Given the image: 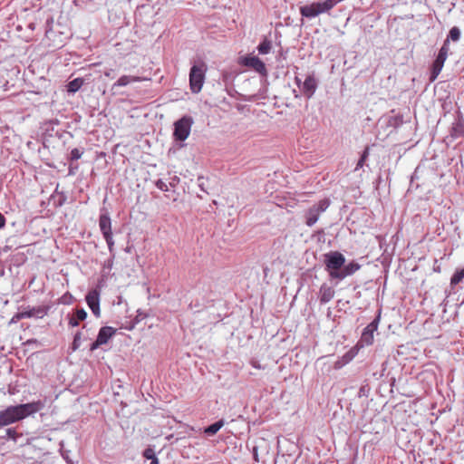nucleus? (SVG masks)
<instances>
[{"mask_svg":"<svg viewBox=\"0 0 464 464\" xmlns=\"http://www.w3.org/2000/svg\"><path fill=\"white\" fill-rule=\"evenodd\" d=\"M44 408V402L42 401L9 406L0 411V428L22 420L40 411Z\"/></svg>","mask_w":464,"mask_h":464,"instance_id":"nucleus-1","label":"nucleus"},{"mask_svg":"<svg viewBox=\"0 0 464 464\" xmlns=\"http://www.w3.org/2000/svg\"><path fill=\"white\" fill-rule=\"evenodd\" d=\"M207 69V64L201 60L196 61L190 68L189 86L193 93H198L201 91Z\"/></svg>","mask_w":464,"mask_h":464,"instance_id":"nucleus-2","label":"nucleus"},{"mask_svg":"<svg viewBox=\"0 0 464 464\" xmlns=\"http://www.w3.org/2000/svg\"><path fill=\"white\" fill-rule=\"evenodd\" d=\"M340 0H325L324 2L313 3L300 8L303 16L314 17L322 13L331 10Z\"/></svg>","mask_w":464,"mask_h":464,"instance_id":"nucleus-3","label":"nucleus"},{"mask_svg":"<svg viewBox=\"0 0 464 464\" xmlns=\"http://www.w3.org/2000/svg\"><path fill=\"white\" fill-rule=\"evenodd\" d=\"M325 266L332 278H336V276L342 273L341 268L345 263V257L338 251L331 252L325 255Z\"/></svg>","mask_w":464,"mask_h":464,"instance_id":"nucleus-4","label":"nucleus"},{"mask_svg":"<svg viewBox=\"0 0 464 464\" xmlns=\"http://www.w3.org/2000/svg\"><path fill=\"white\" fill-rule=\"evenodd\" d=\"M191 116L184 115L174 123L173 136L176 140L184 141L189 136L193 124Z\"/></svg>","mask_w":464,"mask_h":464,"instance_id":"nucleus-5","label":"nucleus"},{"mask_svg":"<svg viewBox=\"0 0 464 464\" xmlns=\"http://www.w3.org/2000/svg\"><path fill=\"white\" fill-rule=\"evenodd\" d=\"M448 53H449V39L445 40L442 47L440 49L437 58L435 59V61L432 64L431 73H430V82H434L437 79V77L439 76V74L440 73V72L443 68L444 63L448 57Z\"/></svg>","mask_w":464,"mask_h":464,"instance_id":"nucleus-6","label":"nucleus"},{"mask_svg":"<svg viewBox=\"0 0 464 464\" xmlns=\"http://www.w3.org/2000/svg\"><path fill=\"white\" fill-rule=\"evenodd\" d=\"M48 313V307L44 305H40L37 307H30L27 306L24 308L22 311L16 313L13 318L12 322H17L24 318H43Z\"/></svg>","mask_w":464,"mask_h":464,"instance_id":"nucleus-7","label":"nucleus"},{"mask_svg":"<svg viewBox=\"0 0 464 464\" xmlns=\"http://www.w3.org/2000/svg\"><path fill=\"white\" fill-rule=\"evenodd\" d=\"M116 330L111 326H103L100 329L97 339L92 343L91 351H94L101 345L105 344L114 335Z\"/></svg>","mask_w":464,"mask_h":464,"instance_id":"nucleus-8","label":"nucleus"},{"mask_svg":"<svg viewBox=\"0 0 464 464\" xmlns=\"http://www.w3.org/2000/svg\"><path fill=\"white\" fill-rule=\"evenodd\" d=\"M86 303L95 317L101 316L100 309V292L97 289H92L88 292L85 297Z\"/></svg>","mask_w":464,"mask_h":464,"instance_id":"nucleus-9","label":"nucleus"},{"mask_svg":"<svg viewBox=\"0 0 464 464\" xmlns=\"http://www.w3.org/2000/svg\"><path fill=\"white\" fill-rule=\"evenodd\" d=\"M295 82L304 95H305L307 98L313 96L317 87L316 80L314 76L308 75L302 85L298 77H295Z\"/></svg>","mask_w":464,"mask_h":464,"instance_id":"nucleus-10","label":"nucleus"},{"mask_svg":"<svg viewBox=\"0 0 464 464\" xmlns=\"http://www.w3.org/2000/svg\"><path fill=\"white\" fill-rule=\"evenodd\" d=\"M242 63L263 76L267 73L265 63L256 56H246L243 59Z\"/></svg>","mask_w":464,"mask_h":464,"instance_id":"nucleus-11","label":"nucleus"},{"mask_svg":"<svg viewBox=\"0 0 464 464\" xmlns=\"http://www.w3.org/2000/svg\"><path fill=\"white\" fill-rule=\"evenodd\" d=\"M87 318V313L83 308H75L72 314H68V324L72 327L79 325L80 322Z\"/></svg>","mask_w":464,"mask_h":464,"instance_id":"nucleus-12","label":"nucleus"},{"mask_svg":"<svg viewBox=\"0 0 464 464\" xmlns=\"http://www.w3.org/2000/svg\"><path fill=\"white\" fill-rule=\"evenodd\" d=\"M99 227L103 237L112 234L111 218L108 213L100 215Z\"/></svg>","mask_w":464,"mask_h":464,"instance_id":"nucleus-13","label":"nucleus"},{"mask_svg":"<svg viewBox=\"0 0 464 464\" xmlns=\"http://www.w3.org/2000/svg\"><path fill=\"white\" fill-rule=\"evenodd\" d=\"M144 78L139 76H131V75H122L119 78V80L113 83L111 90H115L117 87H123L131 82H137L143 81Z\"/></svg>","mask_w":464,"mask_h":464,"instance_id":"nucleus-14","label":"nucleus"},{"mask_svg":"<svg viewBox=\"0 0 464 464\" xmlns=\"http://www.w3.org/2000/svg\"><path fill=\"white\" fill-rule=\"evenodd\" d=\"M334 296V290L332 286L324 284L319 290V298L322 303H328Z\"/></svg>","mask_w":464,"mask_h":464,"instance_id":"nucleus-15","label":"nucleus"},{"mask_svg":"<svg viewBox=\"0 0 464 464\" xmlns=\"http://www.w3.org/2000/svg\"><path fill=\"white\" fill-rule=\"evenodd\" d=\"M359 269H360V266L357 263L352 262V263L348 264L347 266H345L342 269V273L340 275L336 276V279L342 280V279L345 278L346 276L354 274Z\"/></svg>","mask_w":464,"mask_h":464,"instance_id":"nucleus-16","label":"nucleus"},{"mask_svg":"<svg viewBox=\"0 0 464 464\" xmlns=\"http://www.w3.org/2000/svg\"><path fill=\"white\" fill-rule=\"evenodd\" d=\"M84 81L82 78H75L72 81L69 82L67 84V92L71 93H75L78 92L82 86Z\"/></svg>","mask_w":464,"mask_h":464,"instance_id":"nucleus-17","label":"nucleus"},{"mask_svg":"<svg viewBox=\"0 0 464 464\" xmlns=\"http://www.w3.org/2000/svg\"><path fill=\"white\" fill-rule=\"evenodd\" d=\"M224 420H219L218 421L205 428L204 432L208 436H213L224 426Z\"/></svg>","mask_w":464,"mask_h":464,"instance_id":"nucleus-18","label":"nucleus"},{"mask_svg":"<svg viewBox=\"0 0 464 464\" xmlns=\"http://www.w3.org/2000/svg\"><path fill=\"white\" fill-rule=\"evenodd\" d=\"M356 354V352H354L353 349L350 350L349 352H347L342 358L341 360H338L336 362H335V365L334 367L337 369V368H341L342 366H343L344 364L348 363L349 362H351L353 357L355 356Z\"/></svg>","mask_w":464,"mask_h":464,"instance_id":"nucleus-19","label":"nucleus"},{"mask_svg":"<svg viewBox=\"0 0 464 464\" xmlns=\"http://www.w3.org/2000/svg\"><path fill=\"white\" fill-rule=\"evenodd\" d=\"M373 340H374L373 332H368L367 330L364 329L362 334L360 343H362V344H365V345H371V344H372Z\"/></svg>","mask_w":464,"mask_h":464,"instance_id":"nucleus-20","label":"nucleus"},{"mask_svg":"<svg viewBox=\"0 0 464 464\" xmlns=\"http://www.w3.org/2000/svg\"><path fill=\"white\" fill-rule=\"evenodd\" d=\"M318 217V210H315V208H311L307 213L306 224L310 227L313 226L317 221Z\"/></svg>","mask_w":464,"mask_h":464,"instance_id":"nucleus-21","label":"nucleus"},{"mask_svg":"<svg viewBox=\"0 0 464 464\" xmlns=\"http://www.w3.org/2000/svg\"><path fill=\"white\" fill-rule=\"evenodd\" d=\"M464 280V267L456 271L450 278V285L455 286Z\"/></svg>","mask_w":464,"mask_h":464,"instance_id":"nucleus-22","label":"nucleus"},{"mask_svg":"<svg viewBox=\"0 0 464 464\" xmlns=\"http://www.w3.org/2000/svg\"><path fill=\"white\" fill-rule=\"evenodd\" d=\"M143 457L147 459H150V464H159V459L156 457V454L154 452V450L151 448H147L143 451Z\"/></svg>","mask_w":464,"mask_h":464,"instance_id":"nucleus-23","label":"nucleus"},{"mask_svg":"<svg viewBox=\"0 0 464 464\" xmlns=\"http://www.w3.org/2000/svg\"><path fill=\"white\" fill-rule=\"evenodd\" d=\"M259 53L266 54L271 50V42L267 39H264L257 47Z\"/></svg>","mask_w":464,"mask_h":464,"instance_id":"nucleus-24","label":"nucleus"},{"mask_svg":"<svg viewBox=\"0 0 464 464\" xmlns=\"http://www.w3.org/2000/svg\"><path fill=\"white\" fill-rule=\"evenodd\" d=\"M82 333L81 331H78L74 334L73 341H72V351H76V350H78L80 348L81 343H82Z\"/></svg>","mask_w":464,"mask_h":464,"instance_id":"nucleus-25","label":"nucleus"},{"mask_svg":"<svg viewBox=\"0 0 464 464\" xmlns=\"http://www.w3.org/2000/svg\"><path fill=\"white\" fill-rule=\"evenodd\" d=\"M19 437L17 431L15 429L9 428L5 430V435L1 436L2 439H11L14 441H16L17 438Z\"/></svg>","mask_w":464,"mask_h":464,"instance_id":"nucleus-26","label":"nucleus"},{"mask_svg":"<svg viewBox=\"0 0 464 464\" xmlns=\"http://www.w3.org/2000/svg\"><path fill=\"white\" fill-rule=\"evenodd\" d=\"M368 156H369V147H366L365 150H363L360 160L357 162V165L355 168L356 170L363 167Z\"/></svg>","mask_w":464,"mask_h":464,"instance_id":"nucleus-27","label":"nucleus"},{"mask_svg":"<svg viewBox=\"0 0 464 464\" xmlns=\"http://www.w3.org/2000/svg\"><path fill=\"white\" fill-rule=\"evenodd\" d=\"M329 207V201L327 199H323L319 201L317 205H314L313 208L315 210H318V213L324 212Z\"/></svg>","mask_w":464,"mask_h":464,"instance_id":"nucleus-28","label":"nucleus"},{"mask_svg":"<svg viewBox=\"0 0 464 464\" xmlns=\"http://www.w3.org/2000/svg\"><path fill=\"white\" fill-rule=\"evenodd\" d=\"M82 154H83L82 150L75 148V149L72 150V151H71L70 160H72V161L77 160L82 157Z\"/></svg>","mask_w":464,"mask_h":464,"instance_id":"nucleus-29","label":"nucleus"},{"mask_svg":"<svg viewBox=\"0 0 464 464\" xmlns=\"http://www.w3.org/2000/svg\"><path fill=\"white\" fill-rule=\"evenodd\" d=\"M103 237L106 240V243L108 245V248H109L110 253L111 254L112 256H114V254H113L114 241H113V238H112V234H110L108 236H104Z\"/></svg>","mask_w":464,"mask_h":464,"instance_id":"nucleus-30","label":"nucleus"},{"mask_svg":"<svg viewBox=\"0 0 464 464\" xmlns=\"http://www.w3.org/2000/svg\"><path fill=\"white\" fill-rule=\"evenodd\" d=\"M449 37L452 41H458L460 37V31L458 27L454 26L450 29Z\"/></svg>","mask_w":464,"mask_h":464,"instance_id":"nucleus-31","label":"nucleus"},{"mask_svg":"<svg viewBox=\"0 0 464 464\" xmlns=\"http://www.w3.org/2000/svg\"><path fill=\"white\" fill-rule=\"evenodd\" d=\"M155 186L161 191H169L168 185L161 179H158L155 182Z\"/></svg>","mask_w":464,"mask_h":464,"instance_id":"nucleus-32","label":"nucleus"},{"mask_svg":"<svg viewBox=\"0 0 464 464\" xmlns=\"http://www.w3.org/2000/svg\"><path fill=\"white\" fill-rule=\"evenodd\" d=\"M378 328V321L374 320L371 324H369L364 329L368 332H375Z\"/></svg>","mask_w":464,"mask_h":464,"instance_id":"nucleus-33","label":"nucleus"},{"mask_svg":"<svg viewBox=\"0 0 464 464\" xmlns=\"http://www.w3.org/2000/svg\"><path fill=\"white\" fill-rule=\"evenodd\" d=\"M104 75L106 77H109V78H111V79L115 78V76H116V74L114 72V70H112V69L106 70L104 72Z\"/></svg>","mask_w":464,"mask_h":464,"instance_id":"nucleus-34","label":"nucleus"},{"mask_svg":"<svg viewBox=\"0 0 464 464\" xmlns=\"http://www.w3.org/2000/svg\"><path fill=\"white\" fill-rule=\"evenodd\" d=\"M198 186L200 188V189L204 192H207L206 188H204V181H203V178L202 177H199L198 179Z\"/></svg>","mask_w":464,"mask_h":464,"instance_id":"nucleus-35","label":"nucleus"},{"mask_svg":"<svg viewBox=\"0 0 464 464\" xmlns=\"http://www.w3.org/2000/svg\"><path fill=\"white\" fill-rule=\"evenodd\" d=\"M113 257L114 256H111V258L108 259L107 261H105L104 263V266L107 267V268H111L112 265H113Z\"/></svg>","mask_w":464,"mask_h":464,"instance_id":"nucleus-36","label":"nucleus"},{"mask_svg":"<svg viewBox=\"0 0 464 464\" xmlns=\"http://www.w3.org/2000/svg\"><path fill=\"white\" fill-rule=\"evenodd\" d=\"M5 226V218L0 213V228Z\"/></svg>","mask_w":464,"mask_h":464,"instance_id":"nucleus-37","label":"nucleus"},{"mask_svg":"<svg viewBox=\"0 0 464 464\" xmlns=\"http://www.w3.org/2000/svg\"><path fill=\"white\" fill-rule=\"evenodd\" d=\"M253 455H254L255 460L256 461H259L258 456H257V449H256V447H254V449H253Z\"/></svg>","mask_w":464,"mask_h":464,"instance_id":"nucleus-38","label":"nucleus"},{"mask_svg":"<svg viewBox=\"0 0 464 464\" xmlns=\"http://www.w3.org/2000/svg\"><path fill=\"white\" fill-rule=\"evenodd\" d=\"M75 169H77V167H75ZM75 172H74V168H72V166L69 168V175H73Z\"/></svg>","mask_w":464,"mask_h":464,"instance_id":"nucleus-39","label":"nucleus"},{"mask_svg":"<svg viewBox=\"0 0 464 464\" xmlns=\"http://www.w3.org/2000/svg\"><path fill=\"white\" fill-rule=\"evenodd\" d=\"M139 317H142V314H140V313H139V314H138V315H137V318H139Z\"/></svg>","mask_w":464,"mask_h":464,"instance_id":"nucleus-40","label":"nucleus"},{"mask_svg":"<svg viewBox=\"0 0 464 464\" xmlns=\"http://www.w3.org/2000/svg\"><path fill=\"white\" fill-rule=\"evenodd\" d=\"M139 317H142V314H140V313H139V314H138V315H137V318H139Z\"/></svg>","mask_w":464,"mask_h":464,"instance_id":"nucleus-41","label":"nucleus"}]
</instances>
